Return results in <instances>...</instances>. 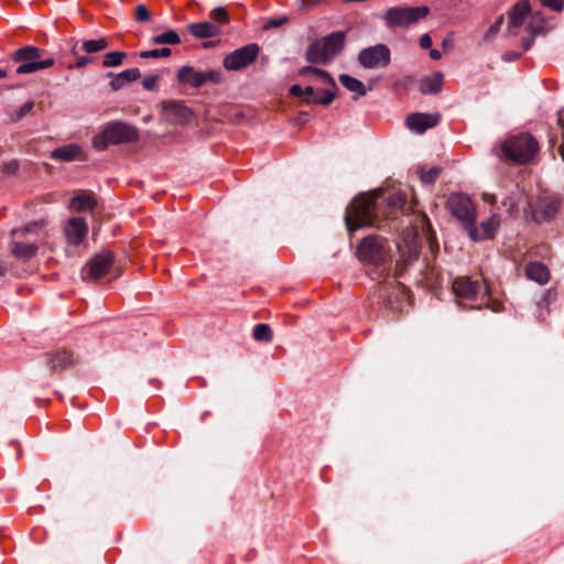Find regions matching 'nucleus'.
Returning <instances> with one entry per match:
<instances>
[{"mask_svg": "<svg viewBox=\"0 0 564 564\" xmlns=\"http://www.w3.org/2000/svg\"><path fill=\"white\" fill-rule=\"evenodd\" d=\"M165 118L175 124H185L193 118V111L182 101L167 100L162 102Z\"/></svg>", "mask_w": 564, "mask_h": 564, "instance_id": "14", "label": "nucleus"}, {"mask_svg": "<svg viewBox=\"0 0 564 564\" xmlns=\"http://www.w3.org/2000/svg\"><path fill=\"white\" fill-rule=\"evenodd\" d=\"M127 57L126 52L113 51L104 55L102 66L104 67H116L120 66L123 63V59Z\"/></svg>", "mask_w": 564, "mask_h": 564, "instance_id": "36", "label": "nucleus"}, {"mask_svg": "<svg viewBox=\"0 0 564 564\" xmlns=\"http://www.w3.org/2000/svg\"><path fill=\"white\" fill-rule=\"evenodd\" d=\"M399 203H401V198L400 197H395V196H390L389 197V204L390 205L397 206Z\"/></svg>", "mask_w": 564, "mask_h": 564, "instance_id": "59", "label": "nucleus"}, {"mask_svg": "<svg viewBox=\"0 0 564 564\" xmlns=\"http://www.w3.org/2000/svg\"><path fill=\"white\" fill-rule=\"evenodd\" d=\"M501 204L507 207V213L509 215H512L518 210V202L512 196H508Z\"/></svg>", "mask_w": 564, "mask_h": 564, "instance_id": "49", "label": "nucleus"}, {"mask_svg": "<svg viewBox=\"0 0 564 564\" xmlns=\"http://www.w3.org/2000/svg\"><path fill=\"white\" fill-rule=\"evenodd\" d=\"M453 292L458 305L469 310L489 308L499 313L503 310V304L494 301L490 295V289L482 281H471L468 276H458L452 282Z\"/></svg>", "mask_w": 564, "mask_h": 564, "instance_id": "1", "label": "nucleus"}, {"mask_svg": "<svg viewBox=\"0 0 564 564\" xmlns=\"http://www.w3.org/2000/svg\"><path fill=\"white\" fill-rule=\"evenodd\" d=\"M64 231L68 242L78 246L87 236L88 226L84 218L73 217L67 221Z\"/></svg>", "mask_w": 564, "mask_h": 564, "instance_id": "18", "label": "nucleus"}, {"mask_svg": "<svg viewBox=\"0 0 564 564\" xmlns=\"http://www.w3.org/2000/svg\"><path fill=\"white\" fill-rule=\"evenodd\" d=\"M326 0H302V6L305 9H313L315 7H318L319 4H322Z\"/></svg>", "mask_w": 564, "mask_h": 564, "instance_id": "52", "label": "nucleus"}, {"mask_svg": "<svg viewBox=\"0 0 564 564\" xmlns=\"http://www.w3.org/2000/svg\"><path fill=\"white\" fill-rule=\"evenodd\" d=\"M423 280L425 283L433 288L442 283L443 273L435 263H426L422 270Z\"/></svg>", "mask_w": 564, "mask_h": 564, "instance_id": "31", "label": "nucleus"}, {"mask_svg": "<svg viewBox=\"0 0 564 564\" xmlns=\"http://www.w3.org/2000/svg\"><path fill=\"white\" fill-rule=\"evenodd\" d=\"M503 23V15H500L484 35L485 42H490L500 31Z\"/></svg>", "mask_w": 564, "mask_h": 564, "instance_id": "43", "label": "nucleus"}, {"mask_svg": "<svg viewBox=\"0 0 564 564\" xmlns=\"http://www.w3.org/2000/svg\"><path fill=\"white\" fill-rule=\"evenodd\" d=\"M204 77V84L214 83L219 84L223 80V74L216 69H209L206 72H202Z\"/></svg>", "mask_w": 564, "mask_h": 564, "instance_id": "44", "label": "nucleus"}, {"mask_svg": "<svg viewBox=\"0 0 564 564\" xmlns=\"http://www.w3.org/2000/svg\"><path fill=\"white\" fill-rule=\"evenodd\" d=\"M520 57V54L519 53H514V52H508L503 55V59L507 61V62H511V61H516L517 58Z\"/></svg>", "mask_w": 564, "mask_h": 564, "instance_id": "56", "label": "nucleus"}, {"mask_svg": "<svg viewBox=\"0 0 564 564\" xmlns=\"http://www.w3.org/2000/svg\"><path fill=\"white\" fill-rule=\"evenodd\" d=\"M441 173H442V167H440V166H433L427 171H425L422 167L419 170L420 180L422 181L423 184H426V185L434 184Z\"/></svg>", "mask_w": 564, "mask_h": 564, "instance_id": "37", "label": "nucleus"}, {"mask_svg": "<svg viewBox=\"0 0 564 564\" xmlns=\"http://www.w3.org/2000/svg\"><path fill=\"white\" fill-rule=\"evenodd\" d=\"M357 59L364 68H384L391 63V51L386 44H376L362 48Z\"/></svg>", "mask_w": 564, "mask_h": 564, "instance_id": "11", "label": "nucleus"}, {"mask_svg": "<svg viewBox=\"0 0 564 564\" xmlns=\"http://www.w3.org/2000/svg\"><path fill=\"white\" fill-rule=\"evenodd\" d=\"M451 214L460 221L466 230L476 223V209L471 199L464 194H452L446 203Z\"/></svg>", "mask_w": 564, "mask_h": 564, "instance_id": "9", "label": "nucleus"}, {"mask_svg": "<svg viewBox=\"0 0 564 564\" xmlns=\"http://www.w3.org/2000/svg\"><path fill=\"white\" fill-rule=\"evenodd\" d=\"M379 297L383 301L384 306L394 313L401 312L406 301L403 285L394 279L390 283L380 285Z\"/></svg>", "mask_w": 564, "mask_h": 564, "instance_id": "12", "label": "nucleus"}, {"mask_svg": "<svg viewBox=\"0 0 564 564\" xmlns=\"http://www.w3.org/2000/svg\"><path fill=\"white\" fill-rule=\"evenodd\" d=\"M430 57L434 61H437L442 57L441 52L437 50H431L430 51Z\"/></svg>", "mask_w": 564, "mask_h": 564, "instance_id": "58", "label": "nucleus"}, {"mask_svg": "<svg viewBox=\"0 0 564 564\" xmlns=\"http://www.w3.org/2000/svg\"><path fill=\"white\" fill-rule=\"evenodd\" d=\"M44 51L32 45L23 46L14 51L11 55L13 63L19 64L15 68V75L35 73L41 69L50 68L55 64L53 57L42 58Z\"/></svg>", "mask_w": 564, "mask_h": 564, "instance_id": "7", "label": "nucleus"}, {"mask_svg": "<svg viewBox=\"0 0 564 564\" xmlns=\"http://www.w3.org/2000/svg\"><path fill=\"white\" fill-rule=\"evenodd\" d=\"M357 256L361 262L375 267L373 273L377 276H372L373 280L389 275L392 257L391 248L384 238L380 236L365 237L357 247Z\"/></svg>", "mask_w": 564, "mask_h": 564, "instance_id": "2", "label": "nucleus"}, {"mask_svg": "<svg viewBox=\"0 0 564 564\" xmlns=\"http://www.w3.org/2000/svg\"><path fill=\"white\" fill-rule=\"evenodd\" d=\"M139 140L138 129L124 121L113 120L104 127L100 133L93 138V147L105 151L109 145L132 143Z\"/></svg>", "mask_w": 564, "mask_h": 564, "instance_id": "5", "label": "nucleus"}, {"mask_svg": "<svg viewBox=\"0 0 564 564\" xmlns=\"http://www.w3.org/2000/svg\"><path fill=\"white\" fill-rule=\"evenodd\" d=\"M159 79H160L159 75L145 76L142 80V86L145 90L155 91L159 88V86H158Z\"/></svg>", "mask_w": 564, "mask_h": 564, "instance_id": "45", "label": "nucleus"}, {"mask_svg": "<svg viewBox=\"0 0 564 564\" xmlns=\"http://www.w3.org/2000/svg\"><path fill=\"white\" fill-rule=\"evenodd\" d=\"M96 205L95 197L88 194H79L70 202V207L76 212L91 210Z\"/></svg>", "mask_w": 564, "mask_h": 564, "instance_id": "32", "label": "nucleus"}, {"mask_svg": "<svg viewBox=\"0 0 564 564\" xmlns=\"http://www.w3.org/2000/svg\"><path fill=\"white\" fill-rule=\"evenodd\" d=\"M252 337L257 341L270 343L273 338V333L268 324H257L253 328Z\"/></svg>", "mask_w": 564, "mask_h": 564, "instance_id": "35", "label": "nucleus"}, {"mask_svg": "<svg viewBox=\"0 0 564 564\" xmlns=\"http://www.w3.org/2000/svg\"><path fill=\"white\" fill-rule=\"evenodd\" d=\"M525 276L541 285L546 284L550 280V270L542 262H529L524 269Z\"/></svg>", "mask_w": 564, "mask_h": 564, "instance_id": "22", "label": "nucleus"}, {"mask_svg": "<svg viewBox=\"0 0 564 564\" xmlns=\"http://www.w3.org/2000/svg\"><path fill=\"white\" fill-rule=\"evenodd\" d=\"M46 364L51 369L52 373L61 372L68 367H73L77 364V358L69 350L62 349L55 352L48 354Z\"/></svg>", "mask_w": 564, "mask_h": 564, "instance_id": "17", "label": "nucleus"}, {"mask_svg": "<svg viewBox=\"0 0 564 564\" xmlns=\"http://www.w3.org/2000/svg\"><path fill=\"white\" fill-rule=\"evenodd\" d=\"M215 46V42H205L203 43V47L208 48Z\"/></svg>", "mask_w": 564, "mask_h": 564, "instance_id": "64", "label": "nucleus"}, {"mask_svg": "<svg viewBox=\"0 0 564 564\" xmlns=\"http://www.w3.org/2000/svg\"><path fill=\"white\" fill-rule=\"evenodd\" d=\"M541 4L553 11L561 12L564 9V0H540Z\"/></svg>", "mask_w": 564, "mask_h": 564, "instance_id": "46", "label": "nucleus"}, {"mask_svg": "<svg viewBox=\"0 0 564 564\" xmlns=\"http://www.w3.org/2000/svg\"><path fill=\"white\" fill-rule=\"evenodd\" d=\"M50 156L55 161L63 162H73L85 159L83 148L77 143H68L56 148L51 152Z\"/></svg>", "mask_w": 564, "mask_h": 564, "instance_id": "20", "label": "nucleus"}, {"mask_svg": "<svg viewBox=\"0 0 564 564\" xmlns=\"http://www.w3.org/2000/svg\"><path fill=\"white\" fill-rule=\"evenodd\" d=\"M560 209V202L553 197H543L536 202L532 217L536 223L550 221Z\"/></svg>", "mask_w": 564, "mask_h": 564, "instance_id": "16", "label": "nucleus"}, {"mask_svg": "<svg viewBox=\"0 0 564 564\" xmlns=\"http://www.w3.org/2000/svg\"><path fill=\"white\" fill-rule=\"evenodd\" d=\"M9 76V73L7 69H0V79L6 78Z\"/></svg>", "mask_w": 564, "mask_h": 564, "instance_id": "62", "label": "nucleus"}, {"mask_svg": "<svg viewBox=\"0 0 564 564\" xmlns=\"http://www.w3.org/2000/svg\"><path fill=\"white\" fill-rule=\"evenodd\" d=\"M94 62V59L91 57H88V56H78L76 58V62L75 64L73 65H69L68 68H84L86 67L87 65L91 64Z\"/></svg>", "mask_w": 564, "mask_h": 564, "instance_id": "50", "label": "nucleus"}, {"mask_svg": "<svg viewBox=\"0 0 564 564\" xmlns=\"http://www.w3.org/2000/svg\"><path fill=\"white\" fill-rule=\"evenodd\" d=\"M37 252V246L35 243H24L14 241L11 243V253L21 260H29L34 257Z\"/></svg>", "mask_w": 564, "mask_h": 564, "instance_id": "30", "label": "nucleus"}, {"mask_svg": "<svg viewBox=\"0 0 564 564\" xmlns=\"http://www.w3.org/2000/svg\"><path fill=\"white\" fill-rule=\"evenodd\" d=\"M172 53L171 48L163 47V48H154L150 51H142L140 53L141 58H161V57H167Z\"/></svg>", "mask_w": 564, "mask_h": 564, "instance_id": "41", "label": "nucleus"}, {"mask_svg": "<svg viewBox=\"0 0 564 564\" xmlns=\"http://www.w3.org/2000/svg\"><path fill=\"white\" fill-rule=\"evenodd\" d=\"M260 47L256 43L243 45L225 56L223 66L229 72L246 69L258 57Z\"/></svg>", "mask_w": 564, "mask_h": 564, "instance_id": "10", "label": "nucleus"}, {"mask_svg": "<svg viewBox=\"0 0 564 564\" xmlns=\"http://www.w3.org/2000/svg\"><path fill=\"white\" fill-rule=\"evenodd\" d=\"M530 12V3L527 0H522L518 2L509 14V32L511 34H516L512 32V29H517L524 23V19Z\"/></svg>", "mask_w": 564, "mask_h": 564, "instance_id": "23", "label": "nucleus"}, {"mask_svg": "<svg viewBox=\"0 0 564 564\" xmlns=\"http://www.w3.org/2000/svg\"><path fill=\"white\" fill-rule=\"evenodd\" d=\"M109 46L108 40L101 37L97 40H86L82 43L80 47L78 46V42H76L72 47V53L77 55L79 51H83L87 54L98 53L106 50Z\"/></svg>", "mask_w": 564, "mask_h": 564, "instance_id": "27", "label": "nucleus"}, {"mask_svg": "<svg viewBox=\"0 0 564 564\" xmlns=\"http://www.w3.org/2000/svg\"><path fill=\"white\" fill-rule=\"evenodd\" d=\"M186 29L196 39H210L221 33L219 25L208 21L191 23Z\"/></svg>", "mask_w": 564, "mask_h": 564, "instance_id": "21", "label": "nucleus"}, {"mask_svg": "<svg viewBox=\"0 0 564 564\" xmlns=\"http://www.w3.org/2000/svg\"><path fill=\"white\" fill-rule=\"evenodd\" d=\"M557 152L561 155L562 160L564 161V145H560Z\"/></svg>", "mask_w": 564, "mask_h": 564, "instance_id": "63", "label": "nucleus"}, {"mask_svg": "<svg viewBox=\"0 0 564 564\" xmlns=\"http://www.w3.org/2000/svg\"><path fill=\"white\" fill-rule=\"evenodd\" d=\"M290 94L294 97H299L303 102L307 105H316L318 90H315L312 86L302 87L300 85H293L290 87Z\"/></svg>", "mask_w": 564, "mask_h": 564, "instance_id": "29", "label": "nucleus"}, {"mask_svg": "<svg viewBox=\"0 0 564 564\" xmlns=\"http://www.w3.org/2000/svg\"><path fill=\"white\" fill-rule=\"evenodd\" d=\"M481 196H482L484 202H486V203H488V204H490V205H494V204H496V202H497V197H496V195H495V194H491V193H482V195H481Z\"/></svg>", "mask_w": 564, "mask_h": 564, "instance_id": "55", "label": "nucleus"}, {"mask_svg": "<svg viewBox=\"0 0 564 564\" xmlns=\"http://www.w3.org/2000/svg\"><path fill=\"white\" fill-rule=\"evenodd\" d=\"M441 116L438 113H422L414 112L406 117V127L416 132L424 133L427 129L434 128L438 124Z\"/></svg>", "mask_w": 564, "mask_h": 564, "instance_id": "15", "label": "nucleus"}, {"mask_svg": "<svg viewBox=\"0 0 564 564\" xmlns=\"http://www.w3.org/2000/svg\"><path fill=\"white\" fill-rule=\"evenodd\" d=\"M1 171L8 175H15L19 171V162L18 160H11L6 162L1 166Z\"/></svg>", "mask_w": 564, "mask_h": 564, "instance_id": "47", "label": "nucleus"}, {"mask_svg": "<svg viewBox=\"0 0 564 564\" xmlns=\"http://www.w3.org/2000/svg\"><path fill=\"white\" fill-rule=\"evenodd\" d=\"M33 108H34V101L30 100V101H26L25 104H23L18 110L17 112L13 115L12 117V120L13 121H20L22 118H24L25 116L32 113L33 111Z\"/></svg>", "mask_w": 564, "mask_h": 564, "instance_id": "42", "label": "nucleus"}, {"mask_svg": "<svg viewBox=\"0 0 564 564\" xmlns=\"http://www.w3.org/2000/svg\"><path fill=\"white\" fill-rule=\"evenodd\" d=\"M337 90H338L337 86L335 88L329 86V88L319 89L318 90L317 100H316V105L329 106L334 101V99L336 98Z\"/></svg>", "mask_w": 564, "mask_h": 564, "instance_id": "38", "label": "nucleus"}, {"mask_svg": "<svg viewBox=\"0 0 564 564\" xmlns=\"http://www.w3.org/2000/svg\"><path fill=\"white\" fill-rule=\"evenodd\" d=\"M338 80L346 89L355 93V95L352 96L354 100H357L359 97L365 96L368 91V89L359 79L350 75L341 74L339 75Z\"/></svg>", "mask_w": 564, "mask_h": 564, "instance_id": "28", "label": "nucleus"}, {"mask_svg": "<svg viewBox=\"0 0 564 564\" xmlns=\"http://www.w3.org/2000/svg\"><path fill=\"white\" fill-rule=\"evenodd\" d=\"M288 21H289L288 17L271 18L265 21L264 29L270 30V29L280 28Z\"/></svg>", "mask_w": 564, "mask_h": 564, "instance_id": "48", "label": "nucleus"}, {"mask_svg": "<svg viewBox=\"0 0 564 564\" xmlns=\"http://www.w3.org/2000/svg\"><path fill=\"white\" fill-rule=\"evenodd\" d=\"M420 46L422 50H427L432 46V39L427 33L421 36Z\"/></svg>", "mask_w": 564, "mask_h": 564, "instance_id": "51", "label": "nucleus"}, {"mask_svg": "<svg viewBox=\"0 0 564 564\" xmlns=\"http://www.w3.org/2000/svg\"><path fill=\"white\" fill-rule=\"evenodd\" d=\"M307 74H314L317 77H319L324 84L332 86L333 88L336 87V83L334 78L330 76V74L324 69L316 68L314 66H305L300 69V75L305 76Z\"/></svg>", "mask_w": 564, "mask_h": 564, "instance_id": "33", "label": "nucleus"}, {"mask_svg": "<svg viewBox=\"0 0 564 564\" xmlns=\"http://www.w3.org/2000/svg\"><path fill=\"white\" fill-rule=\"evenodd\" d=\"M377 195L365 193L358 195L346 208L345 224L348 231L371 226L375 220Z\"/></svg>", "mask_w": 564, "mask_h": 564, "instance_id": "6", "label": "nucleus"}, {"mask_svg": "<svg viewBox=\"0 0 564 564\" xmlns=\"http://www.w3.org/2000/svg\"><path fill=\"white\" fill-rule=\"evenodd\" d=\"M534 39H535V33L533 32V33H531V35L528 39L523 40L522 46H523L524 51H528L531 48V46L533 45Z\"/></svg>", "mask_w": 564, "mask_h": 564, "instance_id": "54", "label": "nucleus"}, {"mask_svg": "<svg viewBox=\"0 0 564 564\" xmlns=\"http://www.w3.org/2000/svg\"><path fill=\"white\" fill-rule=\"evenodd\" d=\"M539 151V143L530 133H519L507 138L498 148L494 149L500 160L516 164L530 163Z\"/></svg>", "mask_w": 564, "mask_h": 564, "instance_id": "3", "label": "nucleus"}, {"mask_svg": "<svg viewBox=\"0 0 564 564\" xmlns=\"http://www.w3.org/2000/svg\"><path fill=\"white\" fill-rule=\"evenodd\" d=\"M442 46L444 50H451L453 47V41L451 39H444Z\"/></svg>", "mask_w": 564, "mask_h": 564, "instance_id": "57", "label": "nucleus"}, {"mask_svg": "<svg viewBox=\"0 0 564 564\" xmlns=\"http://www.w3.org/2000/svg\"><path fill=\"white\" fill-rule=\"evenodd\" d=\"M43 225V221H34V223H30L28 225L24 226V228L21 230L22 232L26 234V232H31L33 231L35 228H39Z\"/></svg>", "mask_w": 564, "mask_h": 564, "instance_id": "53", "label": "nucleus"}, {"mask_svg": "<svg viewBox=\"0 0 564 564\" xmlns=\"http://www.w3.org/2000/svg\"><path fill=\"white\" fill-rule=\"evenodd\" d=\"M177 80L181 84H188L192 87L198 88L204 85V77L202 72H197L192 66H183L177 70Z\"/></svg>", "mask_w": 564, "mask_h": 564, "instance_id": "25", "label": "nucleus"}, {"mask_svg": "<svg viewBox=\"0 0 564 564\" xmlns=\"http://www.w3.org/2000/svg\"><path fill=\"white\" fill-rule=\"evenodd\" d=\"M115 254L112 251L104 250L97 253L83 270V278L86 280H99L105 276L113 264Z\"/></svg>", "mask_w": 564, "mask_h": 564, "instance_id": "13", "label": "nucleus"}, {"mask_svg": "<svg viewBox=\"0 0 564 564\" xmlns=\"http://www.w3.org/2000/svg\"><path fill=\"white\" fill-rule=\"evenodd\" d=\"M8 269L4 263L0 260V276H3L7 273Z\"/></svg>", "mask_w": 564, "mask_h": 564, "instance_id": "61", "label": "nucleus"}, {"mask_svg": "<svg viewBox=\"0 0 564 564\" xmlns=\"http://www.w3.org/2000/svg\"><path fill=\"white\" fill-rule=\"evenodd\" d=\"M444 76L441 72L420 79V91L424 95H435L442 90Z\"/></svg>", "mask_w": 564, "mask_h": 564, "instance_id": "26", "label": "nucleus"}, {"mask_svg": "<svg viewBox=\"0 0 564 564\" xmlns=\"http://www.w3.org/2000/svg\"><path fill=\"white\" fill-rule=\"evenodd\" d=\"M498 227L499 219L496 215H494L488 220L481 223L479 227H477L475 224L471 225L468 227L467 231L474 241H480L492 238Z\"/></svg>", "mask_w": 564, "mask_h": 564, "instance_id": "19", "label": "nucleus"}, {"mask_svg": "<svg viewBox=\"0 0 564 564\" xmlns=\"http://www.w3.org/2000/svg\"><path fill=\"white\" fill-rule=\"evenodd\" d=\"M345 44L346 32H333L313 41L305 52V58L311 64L327 65L344 51Z\"/></svg>", "mask_w": 564, "mask_h": 564, "instance_id": "4", "label": "nucleus"}, {"mask_svg": "<svg viewBox=\"0 0 564 564\" xmlns=\"http://www.w3.org/2000/svg\"><path fill=\"white\" fill-rule=\"evenodd\" d=\"M152 43L156 44V45H161V44L176 45V44L181 43V37L176 31L169 30L164 33L153 36Z\"/></svg>", "mask_w": 564, "mask_h": 564, "instance_id": "34", "label": "nucleus"}, {"mask_svg": "<svg viewBox=\"0 0 564 564\" xmlns=\"http://www.w3.org/2000/svg\"><path fill=\"white\" fill-rule=\"evenodd\" d=\"M557 121L558 123L564 127V109L560 110L557 113Z\"/></svg>", "mask_w": 564, "mask_h": 564, "instance_id": "60", "label": "nucleus"}, {"mask_svg": "<svg viewBox=\"0 0 564 564\" xmlns=\"http://www.w3.org/2000/svg\"><path fill=\"white\" fill-rule=\"evenodd\" d=\"M107 76L112 77L111 82L109 83V86L111 87L112 90L117 91V90L121 89L126 84L139 79L141 76V73H140L139 68L134 67V68L126 69L116 76L110 72L107 74Z\"/></svg>", "mask_w": 564, "mask_h": 564, "instance_id": "24", "label": "nucleus"}, {"mask_svg": "<svg viewBox=\"0 0 564 564\" xmlns=\"http://www.w3.org/2000/svg\"><path fill=\"white\" fill-rule=\"evenodd\" d=\"M152 19V14L145 4H138L134 8V20L139 23H148Z\"/></svg>", "mask_w": 564, "mask_h": 564, "instance_id": "40", "label": "nucleus"}, {"mask_svg": "<svg viewBox=\"0 0 564 564\" xmlns=\"http://www.w3.org/2000/svg\"><path fill=\"white\" fill-rule=\"evenodd\" d=\"M209 18L212 19L213 23L217 25L227 24L230 21L229 13L224 7H217L213 9L209 13Z\"/></svg>", "mask_w": 564, "mask_h": 564, "instance_id": "39", "label": "nucleus"}, {"mask_svg": "<svg viewBox=\"0 0 564 564\" xmlns=\"http://www.w3.org/2000/svg\"><path fill=\"white\" fill-rule=\"evenodd\" d=\"M429 13L430 8L426 6L392 7L386 11L383 21L388 29H403L415 24L422 19H425Z\"/></svg>", "mask_w": 564, "mask_h": 564, "instance_id": "8", "label": "nucleus"}]
</instances>
